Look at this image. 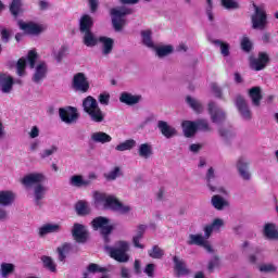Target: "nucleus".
<instances>
[{
	"label": "nucleus",
	"instance_id": "f257e3e1",
	"mask_svg": "<svg viewBox=\"0 0 278 278\" xmlns=\"http://www.w3.org/2000/svg\"><path fill=\"white\" fill-rule=\"evenodd\" d=\"M93 199L98 207L112 210L118 214H129V212H131V206L123 204L114 195H108V193L96 191L93 193Z\"/></svg>",
	"mask_w": 278,
	"mask_h": 278
},
{
	"label": "nucleus",
	"instance_id": "f03ea898",
	"mask_svg": "<svg viewBox=\"0 0 278 278\" xmlns=\"http://www.w3.org/2000/svg\"><path fill=\"white\" fill-rule=\"evenodd\" d=\"M129 242L123 240L115 242L114 247H106L110 256L121 264H127L129 262Z\"/></svg>",
	"mask_w": 278,
	"mask_h": 278
},
{
	"label": "nucleus",
	"instance_id": "7ed1b4c3",
	"mask_svg": "<svg viewBox=\"0 0 278 278\" xmlns=\"http://www.w3.org/2000/svg\"><path fill=\"white\" fill-rule=\"evenodd\" d=\"M37 60L38 53L36 52V50L28 51L26 58L20 59L16 64V74L18 75V77H25V68L27 67V64H29L30 68H34V66H36Z\"/></svg>",
	"mask_w": 278,
	"mask_h": 278
},
{
	"label": "nucleus",
	"instance_id": "20e7f679",
	"mask_svg": "<svg viewBox=\"0 0 278 278\" xmlns=\"http://www.w3.org/2000/svg\"><path fill=\"white\" fill-rule=\"evenodd\" d=\"M127 14H131V11L125 7L114 8L111 10L112 23L116 31H121L123 29V26L126 23L125 16H127Z\"/></svg>",
	"mask_w": 278,
	"mask_h": 278
},
{
	"label": "nucleus",
	"instance_id": "39448f33",
	"mask_svg": "<svg viewBox=\"0 0 278 278\" xmlns=\"http://www.w3.org/2000/svg\"><path fill=\"white\" fill-rule=\"evenodd\" d=\"M92 228L97 231L98 229H100L103 238H104V242H110V235L112 233L114 226L110 225V219H108L106 217H96L92 222H91Z\"/></svg>",
	"mask_w": 278,
	"mask_h": 278
},
{
	"label": "nucleus",
	"instance_id": "423d86ee",
	"mask_svg": "<svg viewBox=\"0 0 278 278\" xmlns=\"http://www.w3.org/2000/svg\"><path fill=\"white\" fill-rule=\"evenodd\" d=\"M72 88L76 92H88V90H90V81L88 80V76L81 72L76 73L72 79Z\"/></svg>",
	"mask_w": 278,
	"mask_h": 278
},
{
	"label": "nucleus",
	"instance_id": "0eeeda50",
	"mask_svg": "<svg viewBox=\"0 0 278 278\" xmlns=\"http://www.w3.org/2000/svg\"><path fill=\"white\" fill-rule=\"evenodd\" d=\"M59 116L66 125H73V123L79 119V112L75 106H64L59 109Z\"/></svg>",
	"mask_w": 278,
	"mask_h": 278
},
{
	"label": "nucleus",
	"instance_id": "6e6552de",
	"mask_svg": "<svg viewBox=\"0 0 278 278\" xmlns=\"http://www.w3.org/2000/svg\"><path fill=\"white\" fill-rule=\"evenodd\" d=\"M17 25L24 34H28L29 36H38V34H42L47 27L42 24L34 23V22H25L20 20Z\"/></svg>",
	"mask_w": 278,
	"mask_h": 278
},
{
	"label": "nucleus",
	"instance_id": "1a4fd4ad",
	"mask_svg": "<svg viewBox=\"0 0 278 278\" xmlns=\"http://www.w3.org/2000/svg\"><path fill=\"white\" fill-rule=\"evenodd\" d=\"M254 14L252 15L253 29H264L266 27V11L262 7L254 4Z\"/></svg>",
	"mask_w": 278,
	"mask_h": 278
},
{
	"label": "nucleus",
	"instance_id": "9d476101",
	"mask_svg": "<svg viewBox=\"0 0 278 278\" xmlns=\"http://www.w3.org/2000/svg\"><path fill=\"white\" fill-rule=\"evenodd\" d=\"M47 181V176L42 173H30L24 176L21 180L25 188H31V186H40Z\"/></svg>",
	"mask_w": 278,
	"mask_h": 278
},
{
	"label": "nucleus",
	"instance_id": "9b49d317",
	"mask_svg": "<svg viewBox=\"0 0 278 278\" xmlns=\"http://www.w3.org/2000/svg\"><path fill=\"white\" fill-rule=\"evenodd\" d=\"M268 62H270L268 53L260 52L257 58H250V68L252 71H264Z\"/></svg>",
	"mask_w": 278,
	"mask_h": 278
},
{
	"label": "nucleus",
	"instance_id": "f8f14e48",
	"mask_svg": "<svg viewBox=\"0 0 278 278\" xmlns=\"http://www.w3.org/2000/svg\"><path fill=\"white\" fill-rule=\"evenodd\" d=\"M47 192H49V188L45 185H36L33 188V201L35 205L38 207H42L45 197H47Z\"/></svg>",
	"mask_w": 278,
	"mask_h": 278
},
{
	"label": "nucleus",
	"instance_id": "ddd939ff",
	"mask_svg": "<svg viewBox=\"0 0 278 278\" xmlns=\"http://www.w3.org/2000/svg\"><path fill=\"white\" fill-rule=\"evenodd\" d=\"M14 88V77L8 73H0V92L10 94Z\"/></svg>",
	"mask_w": 278,
	"mask_h": 278
},
{
	"label": "nucleus",
	"instance_id": "4468645a",
	"mask_svg": "<svg viewBox=\"0 0 278 278\" xmlns=\"http://www.w3.org/2000/svg\"><path fill=\"white\" fill-rule=\"evenodd\" d=\"M187 244H195L197 247H203L207 253H214V249L212 244L207 242V238L203 237L202 235H189V240Z\"/></svg>",
	"mask_w": 278,
	"mask_h": 278
},
{
	"label": "nucleus",
	"instance_id": "2eb2a0df",
	"mask_svg": "<svg viewBox=\"0 0 278 278\" xmlns=\"http://www.w3.org/2000/svg\"><path fill=\"white\" fill-rule=\"evenodd\" d=\"M84 111L90 116L93 123H103L105 113L99 109V105H85Z\"/></svg>",
	"mask_w": 278,
	"mask_h": 278
},
{
	"label": "nucleus",
	"instance_id": "dca6fc26",
	"mask_svg": "<svg viewBox=\"0 0 278 278\" xmlns=\"http://www.w3.org/2000/svg\"><path fill=\"white\" fill-rule=\"evenodd\" d=\"M119 101L125 105H138V103H142V94L123 91L119 94Z\"/></svg>",
	"mask_w": 278,
	"mask_h": 278
},
{
	"label": "nucleus",
	"instance_id": "f3484780",
	"mask_svg": "<svg viewBox=\"0 0 278 278\" xmlns=\"http://www.w3.org/2000/svg\"><path fill=\"white\" fill-rule=\"evenodd\" d=\"M237 170L241 178L244 181H250L251 179V172H249V160L244 156H241L237 161Z\"/></svg>",
	"mask_w": 278,
	"mask_h": 278
},
{
	"label": "nucleus",
	"instance_id": "a211bd4d",
	"mask_svg": "<svg viewBox=\"0 0 278 278\" xmlns=\"http://www.w3.org/2000/svg\"><path fill=\"white\" fill-rule=\"evenodd\" d=\"M72 236L76 242H86V240H88V230L86 226L81 224H74Z\"/></svg>",
	"mask_w": 278,
	"mask_h": 278
},
{
	"label": "nucleus",
	"instance_id": "6ab92c4d",
	"mask_svg": "<svg viewBox=\"0 0 278 278\" xmlns=\"http://www.w3.org/2000/svg\"><path fill=\"white\" fill-rule=\"evenodd\" d=\"M47 72H48L47 63H45L42 61L38 62L35 65L33 81H35V84H40V81H42V79H45V77H47Z\"/></svg>",
	"mask_w": 278,
	"mask_h": 278
},
{
	"label": "nucleus",
	"instance_id": "aec40b11",
	"mask_svg": "<svg viewBox=\"0 0 278 278\" xmlns=\"http://www.w3.org/2000/svg\"><path fill=\"white\" fill-rule=\"evenodd\" d=\"M62 231V226L59 224H45L38 229V236L39 238H45L46 236H49V233H60Z\"/></svg>",
	"mask_w": 278,
	"mask_h": 278
},
{
	"label": "nucleus",
	"instance_id": "412c9836",
	"mask_svg": "<svg viewBox=\"0 0 278 278\" xmlns=\"http://www.w3.org/2000/svg\"><path fill=\"white\" fill-rule=\"evenodd\" d=\"M101 53L104 56L110 55L114 49V39L109 37H99Z\"/></svg>",
	"mask_w": 278,
	"mask_h": 278
},
{
	"label": "nucleus",
	"instance_id": "4be33fe9",
	"mask_svg": "<svg viewBox=\"0 0 278 278\" xmlns=\"http://www.w3.org/2000/svg\"><path fill=\"white\" fill-rule=\"evenodd\" d=\"M223 227H225V220L215 218L211 224L204 227L205 238H210L214 231H220Z\"/></svg>",
	"mask_w": 278,
	"mask_h": 278
},
{
	"label": "nucleus",
	"instance_id": "5701e85b",
	"mask_svg": "<svg viewBox=\"0 0 278 278\" xmlns=\"http://www.w3.org/2000/svg\"><path fill=\"white\" fill-rule=\"evenodd\" d=\"M91 141L97 144H108L112 142V136L103 131H96L91 134Z\"/></svg>",
	"mask_w": 278,
	"mask_h": 278
},
{
	"label": "nucleus",
	"instance_id": "b1692460",
	"mask_svg": "<svg viewBox=\"0 0 278 278\" xmlns=\"http://www.w3.org/2000/svg\"><path fill=\"white\" fill-rule=\"evenodd\" d=\"M263 236L267 240H278V229L275 224H265L263 228Z\"/></svg>",
	"mask_w": 278,
	"mask_h": 278
},
{
	"label": "nucleus",
	"instance_id": "393cba45",
	"mask_svg": "<svg viewBox=\"0 0 278 278\" xmlns=\"http://www.w3.org/2000/svg\"><path fill=\"white\" fill-rule=\"evenodd\" d=\"M92 25H94V21H92V17L88 14H85L80 17L79 21V29L80 33L84 34L86 31H91Z\"/></svg>",
	"mask_w": 278,
	"mask_h": 278
},
{
	"label": "nucleus",
	"instance_id": "a878e982",
	"mask_svg": "<svg viewBox=\"0 0 278 278\" xmlns=\"http://www.w3.org/2000/svg\"><path fill=\"white\" fill-rule=\"evenodd\" d=\"M157 127L160 131L165 136V138H173V136L177 134V130L164 121H160L157 123Z\"/></svg>",
	"mask_w": 278,
	"mask_h": 278
},
{
	"label": "nucleus",
	"instance_id": "bb28decb",
	"mask_svg": "<svg viewBox=\"0 0 278 278\" xmlns=\"http://www.w3.org/2000/svg\"><path fill=\"white\" fill-rule=\"evenodd\" d=\"M181 127L186 138H192L197 134V122L185 121Z\"/></svg>",
	"mask_w": 278,
	"mask_h": 278
},
{
	"label": "nucleus",
	"instance_id": "cd10ccee",
	"mask_svg": "<svg viewBox=\"0 0 278 278\" xmlns=\"http://www.w3.org/2000/svg\"><path fill=\"white\" fill-rule=\"evenodd\" d=\"M70 186H73V188H86V186H90V180L84 179L81 175H74L70 178Z\"/></svg>",
	"mask_w": 278,
	"mask_h": 278
},
{
	"label": "nucleus",
	"instance_id": "c85d7f7f",
	"mask_svg": "<svg viewBox=\"0 0 278 278\" xmlns=\"http://www.w3.org/2000/svg\"><path fill=\"white\" fill-rule=\"evenodd\" d=\"M83 34V42L86 47H97L99 45V38L92 34L91 30L81 33Z\"/></svg>",
	"mask_w": 278,
	"mask_h": 278
},
{
	"label": "nucleus",
	"instance_id": "c756f323",
	"mask_svg": "<svg viewBox=\"0 0 278 278\" xmlns=\"http://www.w3.org/2000/svg\"><path fill=\"white\" fill-rule=\"evenodd\" d=\"M138 155L143 160H149L153 155V146L151 143H141L138 148Z\"/></svg>",
	"mask_w": 278,
	"mask_h": 278
},
{
	"label": "nucleus",
	"instance_id": "7c9ffc66",
	"mask_svg": "<svg viewBox=\"0 0 278 278\" xmlns=\"http://www.w3.org/2000/svg\"><path fill=\"white\" fill-rule=\"evenodd\" d=\"M14 192L12 191H0V205L8 207L14 203Z\"/></svg>",
	"mask_w": 278,
	"mask_h": 278
},
{
	"label": "nucleus",
	"instance_id": "2f4dec72",
	"mask_svg": "<svg viewBox=\"0 0 278 278\" xmlns=\"http://www.w3.org/2000/svg\"><path fill=\"white\" fill-rule=\"evenodd\" d=\"M208 112L211 114V118L213 123L219 124L225 121V113L220 110H218L217 106H210Z\"/></svg>",
	"mask_w": 278,
	"mask_h": 278
},
{
	"label": "nucleus",
	"instance_id": "473e14b6",
	"mask_svg": "<svg viewBox=\"0 0 278 278\" xmlns=\"http://www.w3.org/2000/svg\"><path fill=\"white\" fill-rule=\"evenodd\" d=\"M248 94L253 103L257 105L262 101V87H252L248 90Z\"/></svg>",
	"mask_w": 278,
	"mask_h": 278
},
{
	"label": "nucleus",
	"instance_id": "72a5a7b5",
	"mask_svg": "<svg viewBox=\"0 0 278 278\" xmlns=\"http://www.w3.org/2000/svg\"><path fill=\"white\" fill-rule=\"evenodd\" d=\"M174 264H175V270L177 271L178 275H188V273H190L184 260L177 256H174Z\"/></svg>",
	"mask_w": 278,
	"mask_h": 278
},
{
	"label": "nucleus",
	"instance_id": "f704fd0d",
	"mask_svg": "<svg viewBox=\"0 0 278 278\" xmlns=\"http://www.w3.org/2000/svg\"><path fill=\"white\" fill-rule=\"evenodd\" d=\"M144 229H147L146 226H139L137 235L132 237V244L136 249H144V244L140 243V240H142V237L144 236Z\"/></svg>",
	"mask_w": 278,
	"mask_h": 278
},
{
	"label": "nucleus",
	"instance_id": "c9c22d12",
	"mask_svg": "<svg viewBox=\"0 0 278 278\" xmlns=\"http://www.w3.org/2000/svg\"><path fill=\"white\" fill-rule=\"evenodd\" d=\"M211 203L213 205V207H215V210H225V207H227V205H229V202H227V200H225L223 197L220 195H213Z\"/></svg>",
	"mask_w": 278,
	"mask_h": 278
},
{
	"label": "nucleus",
	"instance_id": "e433bc0d",
	"mask_svg": "<svg viewBox=\"0 0 278 278\" xmlns=\"http://www.w3.org/2000/svg\"><path fill=\"white\" fill-rule=\"evenodd\" d=\"M10 12L13 16H18L25 12L23 10V1L22 0H12L10 4Z\"/></svg>",
	"mask_w": 278,
	"mask_h": 278
},
{
	"label": "nucleus",
	"instance_id": "4c0bfd02",
	"mask_svg": "<svg viewBox=\"0 0 278 278\" xmlns=\"http://www.w3.org/2000/svg\"><path fill=\"white\" fill-rule=\"evenodd\" d=\"M16 266L12 263H1L0 275L2 278H8L12 273H14Z\"/></svg>",
	"mask_w": 278,
	"mask_h": 278
},
{
	"label": "nucleus",
	"instance_id": "58836bf2",
	"mask_svg": "<svg viewBox=\"0 0 278 278\" xmlns=\"http://www.w3.org/2000/svg\"><path fill=\"white\" fill-rule=\"evenodd\" d=\"M154 49L159 58H166V55H170L174 51V48L170 45L154 47Z\"/></svg>",
	"mask_w": 278,
	"mask_h": 278
},
{
	"label": "nucleus",
	"instance_id": "ea45409f",
	"mask_svg": "<svg viewBox=\"0 0 278 278\" xmlns=\"http://www.w3.org/2000/svg\"><path fill=\"white\" fill-rule=\"evenodd\" d=\"M134 147H136V140L134 139H128L126 141H123L121 143H118L115 147V151H131V149H134Z\"/></svg>",
	"mask_w": 278,
	"mask_h": 278
},
{
	"label": "nucleus",
	"instance_id": "a19ab883",
	"mask_svg": "<svg viewBox=\"0 0 278 278\" xmlns=\"http://www.w3.org/2000/svg\"><path fill=\"white\" fill-rule=\"evenodd\" d=\"M75 210L78 216H86V214H90V206L88 205V202L79 201L75 205Z\"/></svg>",
	"mask_w": 278,
	"mask_h": 278
},
{
	"label": "nucleus",
	"instance_id": "79ce46f5",
	"mask_svg": "<svg viewBox=\"0 0 278 278\" xmlns=\"http://www.w3.org/2000/svg\"><path fill=\"white\" fill-rule=\"evenodd\" d=\"M237 110L241 118H243V121H251L253 113L251 112V109L249 108V105H238Z\"/></svg>",
	"mask_w": 278,
	"mask_h": 278
},
{
	"label": "nucleus",
	"instance_id": "37998d69",
	"mask_svg": "<svg viewBox=\"0 0 278 278\" xmlns=\"http://www.w3.org/2000/svg\"><path fill=\"white\" fill-rule=\"evenodd\" d=\"M142 42L146 45V47H149L150 49H155V45H153V40L151 39V30H142L141 31Z\"/></svg>",
	"mask_w": 278,
	"mask_h": 278
},
{
	"label": "nucleus",
	"instance_id": "c03bdc74",
	"mask_svg": "<svg viewBox=\"0 0 278 278\" xmlns=\"http://www.w3.org/2000/svg\"><path fill=\"white\" fill-rule=\"evenodd\" d=\"M214 45L215 47H218L219 50H220V53L224 58H228L229 55V49H230V46L229 43L225 42V41H222V40H215L214 41Z\"/></svg>",
	"mask_w": 278,
	"mask_h": 278
},
{
	"label": "nucleus",
	"instance_id": "a18cd8bd",
	"mask_svg": "<svg viewBox=\"0 0 278 278\" xmlns=\"http://www.w3.org/2000/svg\"><path fill=\"white\" fill-rule=\"evenodd\" d=\"M70 251H71V244L68 243H64L63 245L59 247L58 248L59 261L64 262Z\"/></svg>",
	"mask_w": 278,
	"mask_h": 278
},
{
	"label": "nucleus",
	"instance_id": "49530a36",
	"mask_svg": "<svg viewBox=\"0 0 278 278\" xmlns=\"http://www.w3.org/2000/svg\"><path fill=\"white\" fill-rule=\"evenodd\" d=\"M148 255H150L152 260H162V257H164V250H161L160 247L154 245L148 251Z\"/></svg>",
	"mask_w": 278,
	"mask_h": 278
},
{
	"label": "nucleus",
	"instance_id": "de8ad7c7",
	"mask_svg": "<svg viewBox=\"0 0 278 278\" xmlns=\"http://www.w3.org/2000/svg\"><path fill=\"white\" fill-rule=\"evenodd\" d=\"M121 175V167H114L109 173L104 174V177L108 179V181H114L115 179H118Z\"/></svg>",
	"mask_w": 278,
	"mask_h": 278
},
{
	"label": "nucleus",
	"instance_id": "09e8293b",
	"mask_svg": "<svg viewBox=\"0 0 278 278\" xmlns=\"http://www.w3.org/2000/svg\"><path fill=\"white\" fill-rule=\"evenodd\" d=\"M54 153H58V146H51L50 148L45 149L39 153V157L41 160H47V157H51Z\"/></svg>",
	"mask_w": 278,
	"mask_h": 278
},
{
	"label": "nucleus",
	"instance_id": "8fccbe9b",
	"mask_svg": "<svg viewBox=\"0 0 278 278\" xmlns=\"http://www.w3.org/2000/svg\"><path fill=\"white\" fill-rule=\"evenodd\" d=\"M197 131H212V127H210V123L205 119H199L195 122Z\"/></svg>",
	"mask_w": 278,
	"mask_h": 278
},
{
	"label": "nucleus",
	"instance_id": "3c124183",
	"mask_svg": "<svg viewBox=\"0 0 278 278\" xmlns=\"http://www.w3.org/2000/svg\"><path fill=\"white\" fill-rule=\"evenodd\" d=\"M216 179V176L214 175V168H208L207 174H206V180H207V186L212 192H216V187H214L213 181Z\"/></svg>",
	"mask_w": 278,
	"mask_h": 278
},
{
	"label": "nucleus",
	"instance_id": "603ef678",
	"mask_svg": "<svg viewBox=\"0 0 278 278\" xmlns=\"http://www.w3.org/2000/svg\"><path fill=\"white\" fill-rule=\"evenodd\" d=\"M41 261L43 262L45 268H48L51 273H55V263L53 262V258L50 256H42Z\"/></svg>",
	"mask_w": 278,
	"mask_h": 278
},
{
	"label": "nucleus",
	"instance_id": "864d4df0",
	"mask_svg": "<svg viewBox=\"0 0 278 278\" xmlns=\"http://www.w3.org/2000/svg\"><path fill=\"white\" fill-rule=\"evenodd\" d=\"M222 5L226 10H238L240 5L238 4V1L236 0H222Z\"/></svg>",
	"mask_w": 278,
	"mask_h": 278
},
{
	"label": "nucleus",
	"instance_id": "5fc2aeb1",
	"mask_svg": "<svg viewBox=\"0 0 278 278\" xmlns=\"http://www.w3.org/2000/svg\"><path fill=\"white\" fill-rule=\"evenodd\" d=\"M258 270L261 273H276L277 266H275L274 264H263L258 267Z\"/></svg>",
	"mask_w": 278,
	"mask_h": 278
},
{
	"label": "nucleus",
	"instance_id": "6e6d98bb",
	"mask_svg": "<svg viewBox=\"0 0 278 278\" xmlns=\"http://www.w3.org/2000/svg\"><path fill=\"white\" fill-rule=\"evenodd\" d=\"M99 103L101 105H108L110 103V92L103 91L102 93L99 94L98 97Z\"/></svg>",
	"mask_w": 278,
	"mask_h": 278
},
{
	"label": "nucleus",
	"instance_id": "4d7b16f0",
	"mask_svg": "<svg viewBox=\"0 0 278 278\" xmlns=\"http://www.w3.org/2000/svg\"><path fill=\"white\" fill-rule=\"evenodd\" d=\"M40 136V128L38 126H33L30 130L28 131V138L30 140H36Z\"/></svg>",
	"mask_w": 278,
	"mask_h": 278
},
{
	"label": "nucleus",
	"instance_id": "13d9d810",
	"mask_svg": "<svg viewBox=\"0 0 278 278\" xmlns=\"http://www.w3.org/2000/svg\"><path fill=\"white\" fill-rule=\"evenodd\" d=\"M252 47H253V43L248 37H243L241 39V49H243V51H251Z\"/></svg>",
	"mask_w": 278,
	"mask_h": 278
},
{
	"label": "nucleus",
	"instance_id": "bf43d9fd",
	"mask_svg": "<svg viewBox=\"0 0 278 278\" xmlns=\"http://www.w3.org/2000/svg\"><path fill=\"white\" fill-rule=\"evenodd\" d=\"M220 266V260L218 256H214L210 262H208V270L212 273L214 268H218Z\"/></svg>",
	"mask_w": 278,
	"mask_h": 278
},
{
	"label": "nucleus",
	"instance_id": "052dcab7",
	"mask_svg": "<svg viewBox=\"0 0 278 278\" xmlns=\"http://www.w3.org/2000/svg\"><path fill=\"white\" fill-rule=\"evenodd\" d=\"M143 273H146V275H148L149 277H154L155 276V264L150 263L146 266V268L143 269Z\"/></svg>",
	"mask_w": 278,
	"mask_h": 278
},
{
	"label": "nucleus",
	"instance_id": "680f3d73",
	"mask_svg": "<svg viewBox=\"0 0 278 278\" xmlns=\"http://www.w3.org/2000/svg\"><path fill=\"white\" fill-rule=\"evenodd\" d=\"M206 1V14L208 17V21H214V14L212 13V8H214V3L212 0H205Z\"/></svg>",
	"mask_w": 278,
	"mask_h": 278
},
{
	"label": "nucleus",
	"instance_id": "e2e57ef3",
	"mask_svg": "<svg viewBox=\"0 0 278 278\" xmlns=\"http://www.w3.org/2000/svg\"><path fill=\"white\" fill-rule=\"evenodd\" d=\"M211 90L215 97H222L223 94V89H220V87L216 84L211 85Z\"/></svg>",
	"mask_w": 278,
	"mask_h": 278
},
{
	"label": "nucleus",
	"instance_id": "0e129e2a",
	"mask_svg": "<svg viewBox=\"0 0 278 278\" xmlns=\"http://www.w3.org/2000/svg\"><path fill=\"white\" fill-rule=\"evenodd\" d=\"M83 105H97V99L92 96H88L84 99Z\"/></svg>",
	"mask_w": 278,
	"mask_h": 278
},
{
	"label": "nucleus",
	"instance_id": "69168bd1",
	"mask_svg": "<svg viewBox=\"0 0 278 278\" xmlns=\"http://www.w3.org/2000/svg\"><path fill=\"white\" fill-rule=\"evenodd\" d=\"M186 103L188 104V105H199V99H197V98H194V97H192V96H187L186 97Z\"/></svg>",
	"mask_w": 278,
	"mask_h": 278
},
{
	"label": "nucleus",
	"instance_id": "338daca9",
	"mask_svg": "<svg viewBox=\"0 0 278 278\" xmlns=\"http://www.w3.org/2000/svg\"><path fill=\"white\" fill-rule=\"evenodd\" d=\"M40 149V140H34L29 143V151L35 152Z\"/></svg>",
	"mask_w": 278,
	"mask_h": 278
},
{
	"label": "nucleus",
	"instance_id": "774afa93",
	"mask_svg": "<svg viewBox=\"0 0 278 278\" xmlns=\"http://www.w3.org/2000/svg\"><path fill=\"white\" fill-rule=\"evenodd\" d=\"M121 275L123 278H130L131 277V271H129L128 268L122 267Z\"/></svg>",
	"mask_w": 278,
	"mask_h": 278
}]
</instances>
